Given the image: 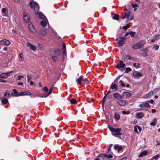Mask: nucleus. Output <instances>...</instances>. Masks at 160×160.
Here are the masks:
<instances>
[{
  "instance_id": "a211bd4d",
  "label": "nucleus",
  "mask_w": 160,
  "mask_h": 160,
  "mask_svg": "<svg viewBox=\"0 0 160 160\" xmlns=\"http://www.w3.org/2000/svg\"><path fill=\"white\" fill-rule=\"evenodd\" d=\"M147 154L148 152L146 150H144L140 153V154L139 155L138 157L139 158L142 157L143 156L146 155Z\"/></svg>"
},
{
  "instance_id": "a18cd8bd",
  "label": "nucleus",
  "mask_w": 160,
  "mask_h": 160,
  "mask_svg": "<svg viewBox=\"0 0 160 160\" xmlns=\"http://www.w3.org/2000/svg\"><path fill=\"white\" fill-rule=\"evenodd\" d=\"M153 48L156 50H157L159 48V46L158 45H155L154 46Z\"/></svg>"
},
{
  "instance_id": "a19ab883",
  "label": "nucleus",
  "mask_w": 160,
  "mask_h": 160,
  "mask_svg": "<svg viewBox=\"0 0 160 160\" xmlns=\"http://www.w3.org/2000/svg\"><path fill=\"white\" fill-rule=\"evenodd\" d=\"M107 97V95H105L104 97L103 98V100H102V106L103 107L104 106V104L105 101V99L106 98V97Z\"/></svg>"
},
{
  "instance_id": "864d4df0",
  "label": "nucleus",
  "mask_w": 160,
  "mask_h": 160,
  "mask_svg": "<svg viewBox=\"0 0 160 160\" xmlns=\"http://www.w3.org/2000/svg\"><path fill=\"white\" fill-rule=\"evenodd\" d=\"M132 7L134 8H135L136 7H138V5L137 4H133V3H132Z\"/></svg>"
},
{
  "instance_id": "680f3d73",
  "label": "nucleus",
  "mask_w": 160,
  "mask_h": 160,
  "mask_svg": "<svg viewBox=\"0 0 160 160\" xmlns=\"http://www.w3.org/2000/svg\"><path fill=\"white\" fill-rule=\"evenodd\" d=\"M133 19V16H131L130 18L129 17L127 19V21H129L130 20H132Z\"/></svg>"
},
{
  "instance_id": "6ab92c4d",
  "label": "nucleus",
  "mask_w": 160,
  "mask_h": 160,
  "mask_svg": "<svg viewBox=\"0 0 160 160\" xmlns=\"http://www.w3.org/2000/svg\"><path fill=\"white\" fill-rule=\"evenodd\" d=\"M76 81L78 84H81L83 82V78L80 77L78 79H76Z\"/></svg>"
},
{
  "instance_id": "c9c22d12",
  "label": "nucleus",
  "mask_w": 160,
  "mask_h": 160,
  "mask_svg": "<svg viewBox=\"0 0 160 160\" xmlns=\"http://www.w3.org/2000/svg\"><path fill=\"white\" fill-rule=\"evenodd\" d=\"M107 155L106 154H103V153H102V154H99V155H98V156L100 157H101V158H102V157H104L105 158H107Z\"/></svg>"
},
{
  "instance_id": "bf43d9fd",
  "label": "nucleus",
  "mask_w": 160,
  "mask_h": 160,
  "mask_svg": "<svg viewBox=\"0 0 160 160\" xmlns=\"http://www.w3.org/2000/svg\"><path fill=\"white\" fill-rule=\"evenodd\" d=\"M24 78V76L23 75L22 76H20L19 75L18 77V80H20L21 79V78Z\"/></svg>"
},
{
  "instance_id": "f3484780",
  "label": "nucleus",
  "mask_w": 160,
  "mask_h": 160,
  "mask_svg": "<svg viewBox=\"0 0 160 160\" xmlns=\"http://www.w3.org/2000/svg\"><path fill=\"white\" fill-rule=\"evenodd\" d=\"M28 46L29 47L33 50L35 51L36 49V47L30 43H28Z\"/></svg>"
},
{
  "instance_id": "72a5a7b5",
  "label": "nucleus",
  "mask_w": 160,
  "mask_h": 160,
  "mask_svg": "<svg viewBox=\"0 0 160 160\" xmlns=\"http://www.w3.org/2000/svg\"><path fill=\"white\" fill-rule=\"evenodd\" d=\"M140 65V63H137L136 64V63H134L133 64V66L134 67H135L136 68H139V66Z\"/></svg>"
},
{
  "instance_id": "473e14b6",
  "label": "nucleus",
  "mask_w": 160,
  "mask_h": 160,
  "mask_svg": "<svg viewBox=\"0 0 160 160\" xmlns=\"http://www.w3.org/2000/svg\"><path fill=\"white\" fill-rule=\"evenodd\" d=\"M19 61L20 62H22L23 61V58H22L23 55L22 53H21L19 54Z\"/></svg>"
},
{
  "instance_id": "4c0bfd02",
  "label": "nucleus",
  "mask_w": 160,
  "mask_h": 160,
  "mask_svg": "<svg viewBox=\"0 0 160 160\" xmlns=\"http://www.w3.org/2000/svg\"><path fill=\"white\" fill-rule=\"evenodd\" d=\"M159 156L158 154L156 155L155 156L152 157V158L155 160H157V159L159 158Z\"/></svg>"
},
{
  "instance_id": "e433bc0d",
  "label": "nucleus",
  "mask_w": 160,
  "mask_h": 160,
  "mask_svg": "<svg viewBox=\"0 0 160 160\" xmlns=\"http://www.w3.org/2000/svg\"><path fill=\"white\" fill-rule=\"evenodd\" d=\"M143 105L144 107L146 108H150V106L148 102H145L143 103Z\"/></svg>"
},
{
  "instance_id": "c756f323",
  "label": "nucleus",
  "mask_w": 160,
  "mask_h": 160,
  "mask_svg": "<svg viewBox=\"0 0 160 160\" xmlns=\"http://www.w3.org/2000/svg\"><path fill=\"white\" fill-rule=\"evenodd\" d=\"M157 123V120L156 119H154L153 120V121L150 123L151 125L154 126Z\"/></svg>"
},
{
  "instance_id": "9d476101",
  "label": "nucleus",
  "mask_w": 160,
  "mask_h": 160,
  "mask_svg": "<svg viewBox=\"0 0 160 160\" xmlns=\"http://www.w3.org/2000/svg\"><path fill=\"white\" fill-rule=\"evenodd\" d=\"M130 14V12L128 10H126L125 11L124 15L123 17H122V18L123 19H124L126 18H127V19H128V18L129 17Z\"/></svg>"
},
{
  "instance_id": "1a4fd4ad",
  "label": "nucleus",
  "mask_w": 160,
  "mask_h": 160,
  "mask_svg": "<svg viewBox=\"0 0 160 160\" xmlns=\"http://www.w3.org/2000/svg\"><path fill=\"white\" fill-rule=\"evenodd\" d=\"M113 97L116 99H120L123 98V96L117 92H116L113 94Z\"/></svg>"
},
{
  "instance_id": "09e8293b",
  "label": "nucleus",
  "mask_w": 160,
  "mask_h": 160,
  "mask_svg": "<svg viewBox=\"0 0 160 160\" xmlns=\"http://www.w3.org/2000/svg\"><path fill=\"white\" fill-rule=\"evenodd\" d=\"M121 83V85L123 87H125V84L123 83V81L122 80H120L119 81Z\"/></svg>"
},
{
  "instance_id": "0eeeda50",
  "label": "nucleus",
  "mask_w": 160,
  "mask_h": 160,
  "mask_svg": "<svg viewBox=\"0 0 160 160\" xmlns=\"http://www.w3.org/2000/svg\"><path fill=\"white\" fill-rule=\"evenodd\" d=\"M133 76L136 78H138L140 77H141L142 76L141 73L136 71L133 73Z\"/></svg>"
},
{
  "instance_id": "f8f14e48",
  "label": "nucleus",
  "mask_w": 160,
  "mask_h": 160,
  "mask_svg": "<svg viewBox=\"0 0 160 160\" xmlns=\"http://www.w3.org/2000/svg\"><path fill=\"white\" fill-rule=\"evenodd\" d=\"M145 114L142 112H139L136 113L135 117L137 118H141L144 116Z\"/></svg>"
},
{
  "instance_id": "f704fd0d",
  "label": "nucleus",
  "mask_w": 160,
  "mask_h": 160,
  "mask_svg": "<svg viewBox=\"0 0 160 160\" xmlns=\"http://www.w3.org/2000/svg\"><path fill=\"white\" fill-rule=\"evenodd\" d=\"M128 33L132 37H133L135 35L136 32H134L130 31Z\"/></svg>"
},
{
  "instance_id": "2eb2a0df",
  "label": "nucleus",
  "mask_w": 160,
  "mask_h": 160,
  "mask_svg": "<svg viewBox=\"0 0 160 160\" xmlns=\"http://www.w3.org/2000/svg\"><path fill=\"white\" fill-rule=\"evenodd\" d=\"M39 33L40 35H42V37H45L47 35L46 32L45 30L41 29L39 31Z\"/></svg>"
},
{
  "instance_id": "f03ea898",
  "label": "nucleus",
  "mask_w": 160,
  "mask_h": 160,
  "mask_svg": "<svg viewBox=\"0 0 160 160\" xmlns=\"http://www.w3.org/2000/svg\"><path fill=\"white\" fill-rule=\"evenodd\" d=\"M145 44V42L143 40H140L139 42L132 46V48L137 49L142 48Z\"/></svg>"
},
{
  "instance_id": "c85d7f7f",
  "label": "nucleus",
  "mask_w": 160,
  "mask_h": 160,
  "mask_svg": "<svg viewBox=\"0 0 160 160\" xmlns=\"http://www.w3.org/2000/svg\"><path fill=\"white\" fill-rule=\"evenodd\" d=\"M70 102L71 104H76L77 103L76 100L73 98H72L71 99Z\"/></svg>"
},
{
  "instance_id": "ea45409f",
  "label": "nucleus",
  "mask_w": 160,
  "mask_h": 160,
  "mask_svg": "<svg viewBox=\"0 0 160 160\" xmlns=\"http://www.w3.org/2000/svg\"><path fill=\"white\" fill-rule=\"evenodd\" d=\"M131 71V69L129 67H127L126 68L125 72L128 73L129 72Z\"/></svg>"
},
{
  "instance_id": "ddd939ff",
  "label": "nucleus",
  "mask_w": 160,
  "mask_h": 160,
  "mask_svg": "<svg viewBox=\"0 0 160 160\" xmlns=\"http://www.w3.org/2000/svg\"><path fill=\"white\" fill-rule=\"evenodd\" d=\"M28 27L29 30L32 32L34 33L35 32L36 29H35V27L32 23L29 24Z\"/></svg>"
},
{
  "instance_id": "20e7f679",
  "label": "nucleus",
  "mask_w": 160,
  "mask_h": 160,
  "mask_svg": "<svg viewBox=\"0 0 160 160\" xmlns=\"http://www.w3.org/2000/svg\"><path fill=\"white\" fill-rule=\"evenodd\" d=\"M10 41L6 39H3L0 41V46L3 45L9 46L10 45Z\"/></svg>"
},
{
  "instance_id": "774afa93",
  "label": "nucleus",
  "mask_w": 160,
  "mask_h": 160,
  "mask_svg": "<svg viewBox=\"0 0 160 160\" xmlns=\"http://www.w3.org/2000/svg\"><path fill=\"white\" fill-rule=\"evenodd\" d=\"M29 4L31 8H33V6L32 5V2H30L29 3Z\"/></svg>"
},
{
  "instance_id": "4d7b16f0",
  "label": "nucleus",
  "mask_w": 160,
  "mask_h": 160,
  "mask_svg": "<svg viewBox=\"0 0 160 160\" xmlns=\"http://www.w3.org/2000/svg\"><path fill=\"white\" fill-rule=\"evenodd\" d=\"M122 149V148L121 146H119L118 147V151L119 152Z\"/></svg>"
},
{
  "instance_id": "412c9836",
  "label": "nucleus",
  "mask_w": 160,
  "mask_h": 160,
  "mask_svg": "<svg viewBox=\"0 0 160 160\" xmlns=\"http://www.w3.org/2000/svg\"><path fill=\"white\" fill-rule=\"evenodd\" d=\"M47 22L48 21L47 20H42L41 22V25L44 28L47 26Z\"/></svg>"
},
{
  "instance_id": "393cba45",
  "label": "nucleus",
  "mask_w": 160,
  "mask_h": 160,
  "mask_svg": "<svg viewBox=\"0 0 160 160\" xmlns=\"http://www.w3.org/2000/svg\"><path fill=\"white\" fill-rule=\"evenodd\" d=\"M124 44V42L120 40L118 42V46L119 47L122 46Z\"/></svg>"
},
{
  "instance_id": "f257e3e1",
  "label": "nucleus",
  "mask_w": 160,
  "mask_h": 160,
  "mask_svg": "<svg viewBox=\"0 0 160 160\" xmlns=\"http://www.w3.org/2000/svg\"><path fill=\"white\" fill-rule=\"evenodd\" d=\"M109 128L110 131L112 132L113 135L115 136L118 135H121L122 133L121 132V128H117L115 129L112 127L109 126Z\"/></svg>"
},
{
  "instance_id": "6e6552de",
  "label": "nucleus",
  "mask_w": 160,
  "mask_h": 160,
  "mask_svg": "<svg viewBox=\"0 0 160 160\" xmlns=\"http://www.w3.org/2000/svg\"><path fill=\"white\" fill-rule=\"evenodd\" d=\"M53 90V87H52L50 88L49 90L48 93L47 95L45 94L44 95H42L41 94H39L38 95V96L41 98H46L48 97L49 95H50L52 92Z\"/></svg>"
},
{
  "instance_id": "c03bdc74",
  "label": "nucleus",
  "mask_w": 160,
  "mask_h": 160,
  "mask_svg": "<svg viewBox=\"0 0 160 160\" xmlns=\"http://www.w3.org/2000/svg\"><path fill=\"white\" fill-rule=\"evenodd\" d=\"M119 38L120 39V40H121L123 42H124V41L125 40H126V39H127V38H124V37H119Z\"/></svg>"
},
{
  "instance_id": "5fc2aeb1",
  "label": "nucleus",
  "mask_w": 160,
  "mask_h": 160,
  "mask_svg": "<svg viewBox=\"0 0 160 160\" xmlns=\"http://www.w3.org/2000/svg\"><path fill=\"white\" fill-rule=\"evenodd\" d=\"M148 110V109L146 108H141L140 109H138V110H137V111H141V110H143L145 111H147Z\"/></svg>"
},
{
  "instance_id": "0e129e2a",
  "label": "nucleus",
  "mask_w": 160,
  "mask_h": 160,
  "mask_svg": "<svg viewBox=\"0 0 160 160\" xmlns=\"http://www.w3.org/2000/svg\"><path fill=\"white\" fill-rule=\"evenodd\" d=\"M88 80L87 78L84 79L83 78V81L86 82H88Z\"/></svg>"
},
{
  "instance_id": "49530a36",
  "label": "nucleus",
  "mask_w": 160,
  "mask_h": 160,
  "mask_svg": "<svg viewBox=\"0 0 160 160\" xmlns=\"http://www.w3.org/2000/svg\"><path fill=\"white\" fill-rule=\"evenodd\" d=\"M122 113L124 114H128L130 113V112L129 111H123L122 112Z\"/></svg>"
},
{
  "instance_id": "603ef678",
  "label": "nucleus",
  "mask_w": 160,
  "mask_h": 160,
  "mask_svg": "<svg viewBox=\"0 0 160 160\" xmlns=\"http://www.w3.org/2000/svg\"><path fill=\"white\" fill-rule=\"evenodd\" d=\"M8 95V96H9L10 95V92H5L4 94V95L5 97H6L7 95Z\"/></svg>"
},
{
  "instance_id": "dca6fc26",
  "label": "nucleus",
  "mask_w": 160,
  "mask_h": 160,
  "mask_svg": "<svg viewBox=\"0 0 160 160\" xmlns=\"http://www.w3.org/2000/svg\"><path fill=\"white\" fill-rule=\"evenodd\" d=\"M34 4V9L35 11H38L39 10V5L36 2H33Z\"/></svg>"
},
{
  "instance_id": "6e6d98bb",
  "label": "nucleus",
  "mask_w": 160,
  "mask_h": 160,
  "mask_svg": "<svg viewBox=\"0 0 160 160\" xmlns=\"http://www.w3.org/2000/svg\"><path fill=\"white\" fill-rule=\"evenodd\" d=\"M0 82L3 83H6L7 82V81L2 79H0Z\"/></svg>"
},
{
  "instance_id": "5701e85b",
  "label": "nucleus",
  "mask_w": 160,
  "mask_h": 160,
  "mask_svg": "<svg viewBox=\"0 0 160 160\" xmlns=\"http://www.w3.org/2000/svg\"><path fill=\"white\" fill-rule=\"evenodd\" d=\"M124 58L125 59L127 60H132V59H134V58L131 57L130 56L127 55H124Z\"/></svg>"
},
{
  "instance_id": "aec40b11",
  "label": "nucleus",
  "mask_w": 160,
  "mask_h": 160,
  "mask_svg": "<svg viewBox=\"0 0 160 160\" xmlns=\"http://www.w3.org/2000/svg\"><path fill=\"white\" fill-rule=\"evenodd\" d=\"M62 51L63 52V54H65L66 53V46L65 44L63 43L62 44Z\"/></svg>"
},
{
  "instance_id": "3c124183",
  "label": "nucleus",
  "mask_w": 160,
  "mask_h": 160,
  "mask_svg": "<svg viewBox=\"0 0 160 160\" xmlns=\"http://www.w3.org/2000/svg\"><path fill=\"white\" fill-rule=\"evenodd\" d=\"M112 146V144H110L109 145V147L108 149V152H107L108 153L109 152L111 151V149Z\"/></svg>"
},
{
  "instance_id": "7ed1b4c3",
  "label": "nucleus",
  "mask_w": 160,
  "mask_h": 160,
  "mask_svg": "<svg viewBox=\"0 0 160 160\" xmlns=\"http://www.w3.org/2000/svg\"><path fill=\"white\" fill-rule=\"evenodd\" d=\"M13 71H11L7 72L2 73L0 74V78H6L10 76V74Z\"/></svg>"
},
{
  "instance_id": "37998d69",
  "label": "nucleus",
  "mask_w": 160,
  "mask_h": 160,
  "mask_svg": "<svg viewBox=\"0 0 160 160\" xmlns=\"http://www.w3.org/2000/svg\"><path fill=\"white\" fill-rule=\"evenodd\" d=\"M115 116L116 118L117 119H119L120 118V116L118 114L116 113L115 114Z\"/></svg>"
},
{
  "instance_id": "b1692460",
  "label": "nucleus",
  "mask_w": 160,
  "mask_h": 160,
  "mask_svg": "<svg viewBox=\"0 0 160 160\" xmlns=\"http://www.w3.org/2000/svg\"><path fill=\"white\" fill-rule=\"evenodd\" d=\"M23 19L26 22H28L29 21V18L27 15H24Z\"/></svg>"
},
{
  "instance_id": "423d86ee",
  "label": "nucleus",
  "mask_w": 160,
  "mask_h": 160,
  "mask_svg": "<svg viewBox=\"0 0 160 160\" xmlns=\"http://www.w3.org/2000/svg\"><path fill=\"white\" fill-rule=\"evenodd\" d=\"M31 93L30 92H19L18 94L15 95V96L16 97H18L19 96H23V95H31Z\"/></svg>"
},
{
  "instance_id": "7c9ffc66",
  "label": "nucleus",
  "mask_w": 160,
  "mask_h": 160,
  "mask_svg": "<svg viewBox=\"0 0 160 160\" xmlns=\"http://www.w3.org/2000/svg\"><path fill=\"white\" fill-rule=\"evenodd\" d=\"M130 25L129 24H127L126 26H124L122 27V28L124 30H127L128 28H129Z\"/></svg>"
},
{
  "instance_id": "58836bf2",
  "label": "nucleus",
  "mask_w": 160,
  "mask_h": 160,
  "mask_svg": "<svg viewBox=\"0 0 160 160\" xmlns=\"http://www.w3.org/2000/svg\"><path fill=\"white\" fill-rule=\"evenodd\" d=\"M42 90L44 92H48V88L46 87H44Z\"/></svg>"
},
{
  "instance_id": "cd10ccee",
  "label": "nucleus",
  "mask_w": 160,
  "mask_h": 160,
  "mask_svg": "<svg viewBox=\"0 0 160 160\" xmlns=\"http://www.w3.org/2000/svg\"><path fill=\"white\" fill-rule=\"evenodd\" d=\"M6 8H3L2 9V12L3 13V15L5 16H6L7 15V13H6Z\"/></svg>"
},
{
  "instance_id": "bb28decb",
  "label": "nucleus",
  "mask_w": 160,
  "mask_h": 160,
  "mask_svg": "<svg viewBox=\"0 0 160 160\" xmlns=\"http://www.w3.org/2000/svg\"><path fill=\"white\" fill-rule=\"evenodd\" d=\"M1 102L3 104L5 105L8 102V100L7 99L5 98L2 99Z\"/></svg>"
},
{
  "instance_id": "69168bd1",
  "label": "nucleus",
  "mask_w": 160,
  "mask_h": 160,
  "mask_svg": "<svg viewBox=\"0 0 160 160\" xmlns=\"http://www.w3.org/2000/svg\"><path fill=\"white\" fill-rule=\"evenodd\" d=\"M41 14L42 15V16H40V18L42 19H43L45 17V16L42 13L41 14H40V15L41 16Z\"/></svg>"
},
{
  "instance_id": "9b49d317",
  "label": "nucleus",
  "mask_w": 160,
  "mask_h": 160,
  "mask_svg": "<svg viewBox=\"0 0 160 160\" xmlns=\"http://www.w3.org/2000/svg\"><path fill=\"white\" fill-rule=\"evenodd\" d=\"M110 88L112 90L114 89L113 91H116L118 90V87L116 84L112 83L110 86Z\"/></svg>"
},
{
  "instance_id": "4be33fe9",
  "label": "nucleus",
  "mask_w": 160,
  "mask_h": 160,
  "mask_svg": "<svg viewBox=\"0 0 160 160\" xmlns=\"http://www.w3.org/2000/svg\"><path fill=\"white\" fill-rule=\"evenodd\" d=\"M160 88H156L153 91H152V92L151 91V92H150L149 93V94H150L151 95H153V93H157V92H158L160 90Z\"/></svg>"
},
{
  "instance_id": "a878e982",
  "label": "nucleus",
  "mask_w": 160,
  "mask_h": 160,
  "mask_svg": "<svg viewBox=\"0 0 160 160\" xmlns=\"http://www.w3.org/2000/svg\"><path fill=\"white\" fill-rule=\"evenodd\" d=\"M119 15L117 14H114V16L112 18L113 19L118 20L119 19Z\"/></svg>"
},
{
  "instance_id": "4468645a",
  "label": "nucleus",
  "mask_w": 160,
  "mask_h": 160,
  "mask_svg": "<svg viewBox=\"0 0 160 160\" xmlns=\"http://www.w3.org/2000/svg\"><path fill=\"white\" fill-rule=\"evenodd\" d=\"M117 103L121 106H124L126 103V102L123 100H120L117 102Z\"/></svg>"
},
{
  "instance_id": "338daca9",
  "label": "nucleus",
  "mask_w": 160,
  "mask_h": 160,
  "mask_svg": "<svg viewBox=\"0 0 160 160\" xmlns=\"http://www.w3.org/2000/svg\"><path fill=\"white\" fill-rule=\"evenodd\" d=\"M38 46L39 47V48H42V44L41 43H39L38 44Z\"/></svg>"
},
{
  "instance_id": "79ce46f5",
  "label": "nucleus",
  "mask_w": 160,
  "mask_h": 160,
  "mask_svg": "<svg viewBox=\"0 0 160 160\" xmlns=\"http://www.w3.org/2000/svg\"><path fill=\"white\" fill-rule=\"evenodd\" d=\"M52 59L53 60H54L55 62H56L58 61V58L57 57H56V56H52Z\"/></svg>"
},
{
  "instance_id": "13d9d810",
  "label": "nucleus",
  "mask_w": 160,
  "mask_h": 160,
  "mask_svg": "<svg viewBox=\"0 0 160 160\" xmlns=\"http://www.w3.org/2000/svg\"><path fill=\"white\" fill-rule=\"evenodd\" d=\"M107 158L108 159L112 158H113V156L112 155L109 154L107 155Z\"/></svg>"
},
{
  "instance_id": "39448f33",
  "label": "nucleus",
  "mask_w": 160,
  "mask_h": 160,
  "mask_svg": "<svg viewBox=\"0 0 160 160\" xmlns=\"http://www.w3.org/2000/svg\"><path fill=\"white\" fill-rule=\"evenodd\" d=\"M116 67L118 69H123L125 68V65L123 63L122 61L121 60L120 61V64H117Z\"/></svg>"
},
{
  "instance_id": "8fccbe9b",
  "label": "nucleus",
  "mask_w": 160,
  "mask_h": 160,
  "mask_svg": "<svg viewBox=\"0 0 160 160\" xmlns=\"http://www.w3.org/2000/svg\"><path fill=\"white\" fill-rule=\"evenodd\" d=\"M13 91L14 93L15 94V95L18 94L19 93L18 91L16 89H15L13 90Z\"/></svg>"
},
{
  "instance_id": "2f4dec72",
  "label": "nucleus",
  "mask_w": 160,
  "mask_h": 160,
  "mask_svg": "<svg viewBox=\"0 0 160 160\" xmlns=\"http://www.w3.org/2000/svg\"><path fill=\"white\" fill-rule=\"evenodd\" d=\"M123 94L125 96H126L127 97H130L132 95V94L131 93L127 92H125L123 93Z\"/></svg>"
},
{
  "instance_id": "052dcab7",
  "label": "nucleus",
  "mask_w": 160,
  "mask_h": 160,
  "mask_svg": "<svg viewBox=\"0 0 160 160\" xmlns=\"http://www.w3.org/2000/svg\"><path fill=\"white\" fill-rule=\"evenodd\" d=\"M142 55H143V56H144V57H146L147 56V55H148V54H147V53L146 52H143V53H142Z\"/></svg>"
},
{
  "instance_id": "de8ad7c7",
  "label": "nucleus",
  "mask_w": 160,
  "mask_h": 160,
  "mask_svg": "<svg viewBox=\"0 0 160 160\" xmlns=\"http://www.w3.org/2000/svg\"><path fill=\"white\" fill-rule=\"evenodd\" d=\"M54 52L56 55H59L60 54V51L58 49L55 50Z\"/></svg>"
},
{
  "instance_id": "e2e57ef3",
  "label": "nucleus",
  "mask_w": 160,
  "mask_h": 160,
  "mask_svg": "<svg viewBox=\"0 0 160 160\" xmlns=\"http://www.w3.org/2000/svg\"><path fill=\"white\" fill-rule=\"evenodd\" d=\"M134 131L135 132H138V130H137V126H136L134 128Z\"/></svg>"
}]
</instances>
